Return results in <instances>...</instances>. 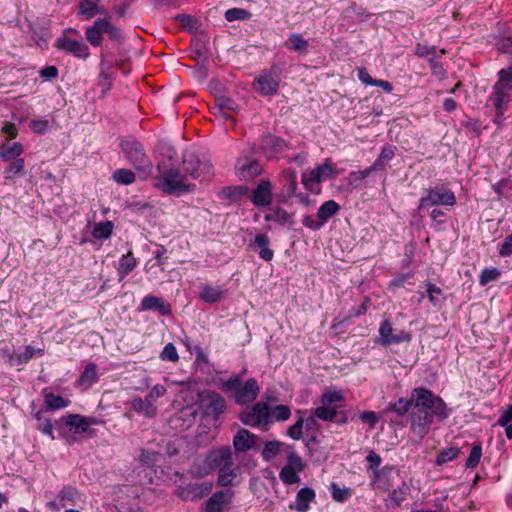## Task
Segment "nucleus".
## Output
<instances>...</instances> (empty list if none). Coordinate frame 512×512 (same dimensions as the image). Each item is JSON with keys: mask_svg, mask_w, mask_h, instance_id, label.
I'll list each match as a JSON object with an SVG mask.
<instances>
[{"mask_svg": "<svg viewBox=\"0 0 512 512\" xmlns=\"http://www.w3.org/2000/svg\"><path fill=\"white\" fill-rule=\"evenodd\" d=\"M413 407L410 413L411 430L423 439L429 432L434 418L443 421L451 413L444 400L425 387L412 390Z\"/></svg>", "mask_w": 512, "mask_h": 512, "instance_id": "nucleus-1", "label": "nucleus"}, {"mask_svg": "<svg viewBox=\"0 0 512 512\" xmlns=\"http://www.w3.org/2000/svg\"><path fill=\"white\" fill-rule=\"evenodd\" d=\"M119 147L124 154L126 161L136 170L150 173L152 162L146 153L144 145L132 136L121 139Z\"/></svg>", "mask_w": 512, "mask_h": 512, "instance_id": "nucleus-2", "label": "nucleus"}, {"mask_svg": "<svg viewBox=\"0 0 512 512\" xmlns=\"http://www.w3.org/2000/svg\"><path fill=\"white\" fill-rule=\"evenodd\" d=\"M160 176L156 177V186L163 192L170 195H181L184 193L192 192L195 189L194 184H187L185 182L186 176L182 175L180 170L176 167L162 170L160 164L157 166Z\"/></svg>", "mask_w": 512, "mask_h": 512, "instance_id": "nucleus-3", "label": "nucleus"}, {"mask_svg": "<svg viewBox=\"0 0 512 512\" xmlns=\"http://www.w3.org/2000/svg\"><path fill=\"white\" fill-rule=\"evenodd\" d=\"M222 389L225 392L233 391L235 402L239 405L252 403L260 392L256 379L250 378L243 384L239 376L230 377L224 381Z\"/></svg>", "mask_w": 512, "mask_h": 512, "instance_id": "nucleus-4", "label": "nucleus"}, {"mask_svg": "<svg viewBox=\"0 0 512 512\" xmlns=\"http://www.w3.org/2000/svg\"><path fill=\"white\" fill-rule=\"evenodd\" d=\"M182 165L185 173L195 180H210L214 173L210 160L195 151L184 152Z\"/></svg>", "mask_w": 512, "mask_h": 512, "instance_id": "nucleus-5", "label": "nucleus"}, {"mask_svg": "<svg viewBox=\"0 0 512 512\" xmlns=\"http://www.w3.org/2000/svg\"><path fill=\"white\" fill-rule=\"evenodd\" d=\"M103 34H107L109 39L117 44L123 41V35L120 28L114 26L105 18H98L93 25L86 27L85 37L93 47L101 46L103 42Z\"/></svg>", "mask_w": 512, "mask_h": 512, "instance_id": "nucleus-6", "label": "nucleus"}, {"mask_svg": "<svg viewBox=\"0 0 512 512\" xmlns=\"http://www.w3.org/2000/svg\"><path fill=\"white\" fill-rule=\"evenodd\" d=\"M227 466H233L232 450L229 446H223L210 451L204 460V467L198 471H192V474L195 477L201 478L214 470Z\"/></svg>", "mask_w": 512, "mask_h": 512, "instance_id": "nucleus-7", "label": "nucleus"}, {"mask_svg": "<svg viewBox=\"0 0 512 512\" xmlns=\"http://www.w3.org/2000/svg\"><path fill=\"white\" fill-rule=\"evenodd\" d=\"M498 80L492 87L488 102L493 106L501 107L504 101L511 100L512 92V66L503 68L497 73Z\"/></svg>", "mask_w": 512, "mask_h": 512, "instance_id": "nucleus-8", "label": "nucleus"}, {"mask_svg": "<svg viewBox=\"0 0 512 512\" xmlns=\"http://www.w3.org/2000/svg\"><path fill=\"white\" fill-rule=\"evenodd\" d=\"M455 204V193L445 185H436L427 189L426 196L420 198L418 210L439 205L452 207Z\"/></svg>", "mask_w": 512, "mask_h": 512, "instance_id": "nucleus-9", "label": "nucleus"}, {"mask_svg": "<svg viewBox=\"0 0 512 512\" xmlns=\"http://www.w3.org/2000/svg\"><path fill=\"white\" fill-rule=\"evenodd\" d=\"M414 54L419 58H425L430 66L431 72L434 76L442 79L447 75L446 69L439 59L442 55L446 54L445 49H438L436 46H428L422 43H417L414 47Z\"/></svg>", "mask_w": 512, "mask_h": 512, "instance_id": "nucleus-10", "label": "nucleus"}, {"mask_svg": "<svg viewBox=\"0 0 512 512\" xmlns=\"http://www.w3.org/2000/svg\"><path fill=\"white\" fill-rule=\"evenodd\" d=\"M257 148L251 146L248 151H243L242 156L237 159L235 164L236 174L242 181H251L262 173L263 167L258 160L250 159L255 154Z\"/></svg>", "mask_w": 512, "mask_h": 512, "instance_id": "nucleus-11", "label": "nucleus"}, {"mask_svg": "<svg viewBox=\"0 0 512 512\" xmlns=\"http://www.w3.org/2000/svg\"><path fill=\"white\" fill-rule=\"evenodd\" d=\"M200 406L206 416L218 420L225 412V399L215 391L205 390L199 395Z\"/></svg>", "mask_w": 512, "mask_h": 512, "instance_id": "nucleus-12", "label": "nucleus"}, {"mask_svg": "<svg viewBox=\"0 0 512 512\" xmlns=\"http://www.w3.org/2000/svg\"><path fill=\"white\" fill-rule=\"evenodd\" d=\"M240 421L250 427H266L269 421V408L266 403L258 402L239 415Z\"/></svg>", "mask_w": 512, "mask_h": 512, "instance_id": "nucleus-13", "label": "nucleus"}, {"mask_svg": "<svg viewBox=\"0 0 512 512\" xmlns=\"http://www.w3.org/2000/svg\"><path fill=\"white\" fill-rule=\"evenodd\" d=\"M280 191L276 194V201L281 204H288L296 194L297 173L292 168H285L279 176Z\"/></svg>", "mask_w": 512, "mask_h": 512, "instance_id": "nucleus-14", "label": "nucleus"}, {"mask_svg": "<svg viewBox=\"0 0 512 512\" xmlns=\"http://www.w3.org/2000/svg\"><path fill=\"white\" fill-rule=\"evenodd\" d=\"M305 468L302 458L295 452L289 453L287 463L279 473L280 480L286 485L300 483L299 473Z\"/></svg>", "mask_w": 512, "mask_h": 512, "instance_id": "nucleus-15", "label": "nucleus"}, {"mask_svg": "<svg viewBox=\"0 0 512 512\" xmlns=\"http://www.w3.org/2000/svg\"><path fill=\"white\" fill-rule=\"evenodd\" d=\"M287 147V142L284 139L271 133L262 135L260 139L259 150L267 160L276 158L279 154L283 153Z\"/></svg>", "mask_w": 512, "mask_h": 512, "instance_id": "nucleus-16", "label": "nucleus"}, {"mask_svg": "<svg viewBox=\"0 0 512 512\" xmlns=\"http://www.w3.org/2000/svg\"><path fill=\"white\" fill-rule=\"evenodd\" d=\"M379 340L378 343L382 346H390L393 344H400L403 342H409L411 335L404 330H399L394 333L391 322L385 319L381 322L379 327Z\"/></svg>", "mask_w": 512, "mask_h": 512, "instance_id": "nucleus-17", "label": "nucleus"}, {"mask_svg": "<svg viewBox=\"0 0 512 512\" xmlns=\"http://www.w3.org/2000/svg\"><path fill=\"white\" fill-rule=\"evenodd\" d=\"M55 47L84 60L90 55L89 47L84 42L69 37L58 38Z\"/></svg>", "mask_w": 512, "mask_h": 512, "instance_id": "nucleus-18", "label": "nucleus"}, {"mask_svg": "<svg viewBox=\"0 0 512 512\" xmlns=\"http://www.w3.org/2000/svg\"><path fill=\"white\" fill-rule=\"evenodd\" d=\"M272 183L268 179H262L250 195V201L257 207H266L272 203Z\"/></svg>", "mask_w": 512, "mask_h": 512, "instance_id": "nucleus-19", "label": "nucleus"}, {"mask_svg": "<svg viewBox=\"0 0 512 512\" xmlns=\"http://www.w3.org/2000/svg\"><path fill=\"white\" fill-rule=\"evenodd\" d=\"M139 310L158 311L163 316L171 314L170 305L163 298L152 295L146 296L142 299Z\"/></svg>", "mask_w": 512, "mask_h": 512, "instance_id": "nucleus-20", "label": "nucleus"}, {"mask_svg": "<svg viewBox=\"0 0 512 512\" xmlns=\"http://www.w3.org/2000/svg\"><path fill=\"white\" fill-rule=\"evenodd\" d=\"M212 485L209 483H190L181 489V497L186 500H195L209 494Z\"/></svg>", "mask_w": 512, "mask_h": 512, "instance_id": "nucleus-21", "label": "nucleus"}, {"mask_svg": "<svg viewBox=\"0 0 512 512\" xmlns=\"http://www.w3.org/2000/svg\"><path fill=\"white\" fill-rule=\"evenodd\" d=\"M257 436L247 429H240L233 438V445L236 451L246 452L256 444Z\"/></svg>", "mask_w": 512, "mask_h": 512, "instance_id": "nucleus-22", "label": "nucleus"}, {"mask_svg": "<svg viewBox=\"0 0 512 512\" xmlns=\"http://www.w3.org/2000/svg\"><path fill=\"white\" fill-rule=\"evenodd\" d=\"M269 244L270 239L266 234H257L250 246L253 251L258 252L261 259L271 261L274 257V251L269 248Z\"/></svg>", "mask_w": 512, "mask_h": 512, "instance_id": "nucleus-23", "label": "nucleus"}, {"mask_svg": "<svg viewBox=\"0 0 512 512\" xmlns=\"http://www.w3.org/2000/svg\"><path fill=\"white\" fill-rule=\"evenodd\" d=\"M266 222H276L280 226H293L295 224L294 213H289L280 206L270 209V213L264 216Z\"/></svg>", "mask_w": 512, "mask_h": 512, "instance_id": "nucleus-24", "label": "nucleus"}, {"mask_svg": "<svg viewBox=\"0 0 512 512\" xmlns=\"http://www.w3.org/2000/svg\"><path fill=\"white\" fill-rule=\"evenodd\" d=\"M259 93L263 96L275 95L279 88V79L272 73L261 75L257 79Z\"/></svg>", "mask_w": 512, "mask_h": 512, "instance_id": "nucleus-25", "label": "nucleus"}, {"mask_svg": "<svg viewBox=\"0 0 512 512\" xmlns=\"http://www.w3.org/2000/svg\"><path fill=\"white\" fill-rule=\"evenodd\" d=\"M232 494L229 490L214 493L205 504V512H222L223 507L230 501Z\"/></svg>", "mask_w": 512, "mask_h": 512, "instance_id": "nucleus-26", "label": "nucleus"}, {"mask_svg": "<svg viewBox=\"0 0 512 512\" xmlns=\"http://www.w3.org/2000/svg\"><path fill=\"white\" fill-rule=\"evenodd\" d=\"M316 498V493L312 488L303 487L296 495L295 509L298 512H307L310 508V503Z\"/></svg>", "mask_w": 512, "mask_h": 512, "instance_id": "nucleus-27", "label": "nucleus"}, {"mask_svg": "<svg viewBox=\"0 0 512 512\" xmlns=\"http://www.w3.org/2000/svg\"><path fill=\"white\" fill-rule=\"evenodd\" d=\"M131 407L137 413L143 414L146 417H154L157 414V407L153 404V402L146 397L142 399L140 397H136L131 401Z\"/></svg>", "mask_w": 512, "mask_h": 512, "instance_id": "nucleus-28", "label": "nucleus"}, {"mask_svg": "<svg viewBox=\"0 0 512 512\" xmlns=\"http://www.w3.org/2000/svg\"><path fill=\"white\" fill-rule=\"evenodd\" d=\"M98 381L97 365L94 362L89 363L78 379V385L84 390L89 389Z\"/></svg>", "mask_w": 512, "mask_h": 512, "instance_id": "nucleus-29", "label": "nucleus"}, {"mask_svg": "<svg viewBox=\"0 0 512 512\" xmlns=\"http://www.w3.org/2000/svg\"><path fill=\"white\" fill-rule=\"evenodd\" d=\"M23 151V145L20 142L2 144L0 145V159L4 162L18 159L20 158Z\"/></svg>", "mask_w": 512, "mask_h": 512, "instance_id": "nucleus-30", "label": "nucleus"}, {"mask_svg": "<svg viewBox=\"0 0 512 512\" xmlns=\"http://www.w3.org/2000/svg\"><path fill=\"white\" fill-rule=\"evenodd\" d=\"M340 209V205L335 200H328L318 208L317 218L320 219L324 225L333 216H335L340 211Z\"/></svg>", "mask_w": 512, "mask_h": 512, "instance_id": "nucleus-31", "label": "nucleus"}, {"mask_svg": "<svg viewBox=\"0 0 512 512\" xmlns=\"http://www.w3.org/2000/svg\"><path fill=\"white\" fill-rule=\"evenodd\" d=\"M79 498V491L73 486L63 487L57 495L58 505L61 508L74 505Z\"/></svg>", "mask_w": 512, "mask_h": 512, "instance_id": "nucleus-32", "label": "nucleus"}, {"mask_svg": "<svg viewBox=\"0 0 512 512\" xmlns=\"http://www.w3.org/2000/svg\"><path fill=\"white\" fill-rule=\"evenodd\" d=\"M248 191L249 187L246 185L226 186L221 190L219 196L223 199L238 202L244 195L248 193Z\"/></svg>", "mask_w": 512, "mask_h": 512, "instance_id": "nucleus-33", "label": "nucleus"}, {"mask_svg": "<svg viewBox=\"0 0 512 512\" xmlns=\"http://www.w3.org/2000/svg\"><path fill=\"white\" fill-rule=\"evenodd\" d=\"M322 182L319 171L314 168L309 173L302 175V184L311 193L318 194L321 190L319 184Z\"/></svg>", "mask_w": 512, "mask_h": 512, "instance_id": "nucleus-34", "label": "nucleus"}, {"mask_svg": "<svg viewBox=\"0 0 512 512\" xmlns=\"http://www.w3.org/2000/svg\"><path fill=\"white\" fill-rule=\"evenodd\" d=\"M308 46V41L298 33L290 34L286 44L287 49L293 50L299 54H306L308 52Z\"/></svg>", "mask_w": 512, "mask_h": 512, "instance_id": "nucleus-35", "label": "nucleus"}, {"mask_svg": "<svg viewBox=\"0 0 512 512\" xmlns=\"http://www.w3.org/2000/svg\"><path fill=\"white\" fill-rule=\"evenodd\" d=\"M412 402V393L410 394V398H399L397 401L390 403L388 407V411L395 412L398 416L403 417L405 416L408 411L413 407Z\"/></svg>", "mask_w": 512, "mask_h": 512, "instance_id": "nucleus-36", "label": "nucleus"}, {"mask_svg": "<svg viewBox=\"0 0 512 512\" xmlns=\"http://www.w3.org/2000/svg\"><path fill=\"white\" fill-rule=\"evenodd\" d=\"M113 229L114 224L112 221L107 220L99 222L94 225V228L92 230V236L95 239H107L112 235Z\"/></svg>", "mask_w": 512, "mask_h": 512, "instance_id": "nucleus-37", "label": "nucleus"}, {"mask_svg": "<svg viewBox=\"0 0 512 512\" xmlns=\"http://www.w3.org/2000/svg\"><path fill=\"white\" fill-rule=\"evenodd\" d=\"M112 179L122 185H130L135 182L136 174L129 169L120 168L113 172Z\"/></svg>", "mask_w": 512, "mask_h": 512, "instance_id": "nucleus-38", "label": "nucleus"}, {"mask_svg": "<svg viewBox=\"0 0 512 512\" xmlns=\"http://www.w3.org/2000/svg\"><path fill=\"white\" fill-rule=\"evenodd\" d=\"M316 169L319 171V175L322 181L327 179L335 178L339 175V171L333 166L332 160L326 158L321 165H318Z\"/></svg>", "mask_w": 512, "mask_h": 512, "instance_id": "nucleus-39", "label": "nucleus"}, {"mask_svg": "<svg viewBox=\"0 0 512 512\" xmlns=\"http://www.w3.org/2000/svg\"><path fill=\"white\" fill-rule=\"evenodd\" d=\"M66 424L71 429H74L75 433H84L87 429L86 417L79 414H70L66 419Z\"/></svg>", "mask_w": 512, "mask_h": 512, "instance_id": "nucleus-40", "label": "nucleus"}, {"mask_svg": "<svg viewBox=\"0 0 512 512\" xmlns=\"http://www.w3.org/2000/svg\"><path fill=\"white\" fill-rule=\"evenodd\" d=\"M44 402L49 410H58L61 408H65L68 406L69 401L65 400L60 395H55L53 393H45Z\"/></svg>", "mask_w": 512, "mask_h": 512, "instance_id": "nucleus-41", "label": "nucleus"}, {"mask_svg": "<svg viewBox=\"0 0 512 512\" xmlns=\"http://www.w3.org/2000/svg\"><path fill=\"white\" fill-rule=\"evenodd\" d=\"M174 19L180 26L188 32H196L199 29V23L196 18L188 14H177Z\"/></svg>", "mask_w": 512, "mask_h": 512, "instance_id": "nucleus-42", "label": "nucleus"}, {"mask_svg": "<svg viewBox=\"0 0 512 512\" xmlns=\"http://www.w3.org/2000/svg\"><path fill=\"white\" fill-rule=\"evenodd\" d=\"M460 449L458 447H449L441 450L435 460V464L441 466L449 461H452L458 457Z\"/></svg>", "mask_w": 512, "mask_h": 512, "instance_id": "nucleus-43", "label": "nucleus"}, {"mask_svg": "<svg viewBox=\"0 0 512 512\" xmlns=\"http://www.w3.org/2000/svg\"><path fill=\"white\" fill-rule=\"evenodd\" d=\"M344 401V396L341 391L338 390H328L321 397L322 405H329L331 407H337V403H342Z\"/></svg>", "mask_w": 512, "mask_h": 512, "instance_id": "nucleus-44", "label": "nucleus"}, {"mask_svg": "<svg viewBox=\"0 0 512 512\" xmlns=\"http://www.w3.org/2000/svg\"><path fill=\"white\" fill-rule=\"evenodd\" d=\"M331 496L336 502H345L351 497V490L347 487H340L332 482L330 485Z\"/></svg>", "mask_w": 512, "mask_h": 512, "instance_id": "nucleus-45", "label": "nucleus"}, {"mask_svg": "<svg viewBox=\"0 0 512 512\" xmlns=\"http://www.w3.org/2000/svg\"><path fill=\"white\" fill-rule=\"evenodd\" d=\"M219 475L217 483L220 486H230L234 484V479L236 477V470L232 468V466H227L222 469H219Z\"/></svg>", "mask_w": 512, "mask_h": 512, "instance_id": "nucleus-46", "label": "nucleus"}, {"mask_svg": "<svg viewBox=\"0 0 512 512\" xmlns=\"http://www.w3.org/2000/svg\"><path fill=\"white\" fill-rule=\"evenodd\" d=\"M79 14L91 19L98 14V6L92 0H82L79 3Z\"/></svg>", "mask_w": 512, "mask_h": 512, "instance_id": "nucleus-47", "label": "nucleus"}, {"mask_svg": "<svg viewBox=\"0 0 512 512\" xmlns=\"http://www.w3.org/2000/svg\"><path fill=\"white\" fill-rule=\"evenodd\" d=\"M25 167V161L23 158H18L12 161H9V165L4 170L5 179L9 180L14 175L20 174Z\"/></svg>", "mask_w": 512, "mask_h": 512, "instance_id": "nucleus-48", "label": "nucleus"}, {"mask_svg": "<svg viewBox=\"0 0 512 512\" xmlns=\"http://www.w3.org/2000/svg\"><path fill=\"white\" fill-rule=\"evenodd\" d=\"M136 266V260L132 252L123 255L119 262L118 271L121 275H126L131 272Z\"/></svg>", "mask_w": 512, "mask_h": 512, "instance_id": "nucleus-49", "label": "nucleus"}, {"mask_svg": "<svg viewBox=\"0 0 512 512\" xmlns=\"http://www.w3.org/2000/svg\"><path fill=\"white\" fill-rule=\"evenodd\" d=\"M313 414L320 420L331 422L336 416V407L322 405L313 410Z\"/></svg>", "mask_w": 512, "mask_h": 512, "instance_id": "nucleus-50", "label": "nucleus"}, {"mask_svg": "<svg viewBox=\"0 0 512 512\" xmlns=\"http://www.w3.org/2000/svg\"><path fill=\"white\" fill-rule=\"evenodd\" d=\"M281 446L282 443L279 441L267 442L261 452L262 458L266 461L271 460L280 453Z\"/></svg>", "mask_w": 512, "mask_h": 512, "instance_id": "nucleus-51", "label": "nucleus"}, {"mask_svg": "<svg viewBox=\"0 0 512 512\" xmlns=\"http://www.w3.org/2000/svg\"><path fill=\"white\" fill-rule=\"evenodd\" d=\"M214 109H217L218 111L227 110L231 112H238L239 105L233 99L222 96L216 99Z\"/></svg>", "mask_w": 512, "mask_h": 512, "instance_id": "nucleus-52", "label": "nucleus"}, {"mask_svg": "<svg viewBox=\"0 0 512 512\" xmlns=\"http://www.w3.org/2000/svg\"><path fill=\"white\" fill-rule=\"evenodd\" d=\"M495 46L501 53L512 54V34L495 37Z\"/></svg>", "mask_w": 512, "mask_h": 512, "instance_id": "nucleus-53", "label": "nucleus"}, {"mask_svg": "<svg viewBox=\"0 0 512 512\" xmlns=\"http://www.w3.org/2000/svg\"><path fill=\"white\" fill-rule=\"evenodd\" d=\"M199 298L206 303H215L220 301L224 297L223 290H201Z\"/></svg>", "mask_w": 512, "mask_h": 512, "instance_id": "nucleus-54", "label": "nucleus"}, {"mask_svg": "<svg viewBox=\"0 0 512 512\" xmlns=\"http://www.w3.org/2000/svg\"><path fill=\"white\" fill-rule=\"evenodd\" d=\"M250 16V12L242 8H231L225 12V19L229 22L236 20H246Z\"/></svg>", "mask_w": 512, "mask_h": 512, "instance_id": "nucleus-55", "label": "nucleus"}, {"mask_svg": "<svg viewBox=\"0 0 512 512\" xmlns=\"http://www.w3.org/2000/svg\"><path fill=\"white\" fill-rule=\"evenodd\" d=\"M482 456V447L481 445H474L470 451V454L468 456V459L466 461L465 466L467 468H474L476 467L481 459Z\"/></svg>", "mask_w": 512, "mask_h": 512, "instance_id": "nucleus-56", "label": "nucleus"}, {"mask_svg": "<svg viewBox=\"0 0 512 512\" xmlns=\"http://www.w3.org/2000/svg\"><path fill=\"white\" fill-rule=\"evenodd\" d=\"M291 416V410L287 405H276L272 410V417L276 421H285L288 420Z\"/></svg>", "mask_w": 512, "mask_h": 512, "instance_id": "nucleus-57", "label": "nucleus"}, {"mask_svg": "<svg viewBox=\"0 0 512 512\" xmlns=\"http://www.w3.org/2000/svg\"><path fill=\"white\" fill-rule=\"evenodd\" d=\"M500 271L497 268H485L480 275L479 283L484 286L490 281L498 279Z\"/></svg>", "mask_w": 512, "mask_h": 512, "instance_id": "nucleus-58", "label": "nucleus"}, {"mask_svg": "<svg viewBox=\"0 0 512 512\" xmlns=\"http://www.w3.org/2000/svg\"><path fill=\"white\" fill-rule=\"evenodd\" d=\"M430 217L432 220V225L439 229V227L447 221V213L443 209L434 208L430 212Z\"/></svg>", "mask_w": 512, "mask_h": 512, "instance_id": "nucleus-59", "label": "nucleus"}, {"mask_svg": "<svg viewBox=\"0 0 512 512\" xmlns=\"http://www.w3.org/2000/svg\"><path fill=\"white\" fill-rule=\"evenodd\" d=\"M302 429H303V417L300 416L298 420L290 426L287 430V434L294 440H299L302 438Z\"/></svg>", "mask_w": 512, "mask_h": 512, "instance_id": "nucleus-60", "label": "nucleus"}, {"mask_svg": "<svg viewBox=\"0 0 512 512\" xmlns=\"http://www.w3.org/2000/svg\"><path fill=\"white\" fill-rule=\"evenodd\" d=\"M161 358L163 360H168L172 362L178 361L179 356L175 346L172 343H168L167 345H165L161 352Z\"/></svg>", "mask_w": 512, "mask_h": 512, "instance_id": "nucleus-61", "label": "nucleus"}, {"mask_svg": "<svg viewBox=\"0 0 512 512\" xmlns=\"http://www.w3.org/2000/svg\"><path fill=\"white\" fill-rule=\"evenodd\" d=\"M36 353H38L39 355H42L43 350H41V349L36 350L32 346L27 345L24 347V350L21 353H19L18 358H19L20 362H27L30 359H32L36 355Z\"/></svg>", "mask_w": 512, "mask_h": 512, "instance_id": "nucleus-62", "label": "nucleus"}, {"mask_svg": "<svg viewBox=\"0 0 512 512\" xmlns=\"http://www.w3.org/2000/svg\"><path fill=\"white\" fill-rule=\"evenodd\" d=\"M158 455V452L155 451L142 450L139 458L143 464L147 466H152L157 461Z\"/></svg>", "mask_w": 512, "mask_h": 512, "instance_id": "nucleus-63", "label": "nucleus"}, {"mask_svg": "<svg viewBox=\"0 0 512 512\" xmlns=\"http://www.w3.org/2000/svg\"><path fill=\"white\" fill-rule=\"evenodd\" d=\"M499 254L503 257L512 255V233L504 239L499 248Z\"/></svg>", "mask_w": 512, "mask_h": 512, "instance_id": "nucleus-64", "label": "nucleus"}]
</instances>
